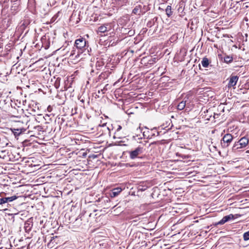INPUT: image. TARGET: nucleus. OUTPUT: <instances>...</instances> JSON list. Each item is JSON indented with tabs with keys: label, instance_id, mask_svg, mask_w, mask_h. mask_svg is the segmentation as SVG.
Returning <instances> with one entry per match:
<instances>
[{
	"label": "nucleus",
	"instance_id": "obj_15",
	"mask_svg": "<svg viewBox=\"0 0 249 249\" xmlns=\"http://www.w3.org/2000/svg\"><path fill=\"white\" fill-rule=\"evenodd\" d=\"M186 101H182L179 103L178 105V109L180 110H183L186 105Z\"/></svg>",
	"mask_w": 249,
	"mask_h": 249
},
{
	"label": "nucleus",
	"instance_id": "obj_10",
	"mask_svg": "<svg viewBox=\"0 0 249 249\" xmlns=\"http://www.w3.org/2000/svg\"><path fill=\"white\" fill-rule=\"evenodd\" d=\"M0 158L8 160H12L10 155L9 154V151L7 150L0 151Z\"/></svg>",
	"mask_w": 249,
	"mask_h": 249
},
{
	"label": "nucleus",
	"instance_id": "obj_4",
	"mask_svg": "<svg viewBox=\"0 0 249 249\" xmlns=\"http://www.w3.org/2000/svg\"><path fill=\"white\" fill-rule=\"evenodd\" d=\"M0 196L2 197L0 198V205L4 207H8L9 203L13 201L18 198V196L15 195L11 196L3 197L0 195Z\"/></svg>",
	"mask_w": 249,
	"mask_h": 249
},
{
	"label": "nucleus",
	"instance_id": "obj_27",
	"mask_svg": "<svg viewBox=\"0 0 249 249\" xmlns=\"http://www.w3.org/2000/svg\"><path fill=\"white\" fill-rule=\"evenodd\" d=\"M156 58H151L150 60H149V64H153V63H155L156 62Z\"/></svg>",
	"mask_w": 249,
	"mask_h": 249
},
{
	"label": "nucleus",
	"instance_id": "obj_20",
	"mask_svg": "<svg viewBox=\"0 0 249 249\" xmlns=\"http://www.w3.org/2000/svg\"><path fill=\"white\" fill-rule=\"evenodd\" d=\"M60 80L61 78L59 77H58L56 80L54 85L55 87L57 88L59 86Z\"/></svg>",
	"mask_w": 249,
	"mask_h": 249
},
{
	"label": "nucleus",
	"instance_id": "obj_17",
	"mask_svg": "<svg viewBox=\"0 0 249 249\" xmlns=\"http://www.w3.org/2000/svg\"><path fill=\"white\" fill-rule=\"evenodd\" d=\"M232 57L230 55H227L224 58V61L226 63H231L232 61Z\"/></svg>",
	"mask_w": 249,
	"mask_h": 249
},
{
	"label": "nucleus",
	"instance_id": "obj_35",
	"mask_svg": "<svg viewBox=\"0 0 249 249\" xmlns=\"http://www.w3.org/2000/svg\"><path fill=\"white\" fill-rule=\"evenodd\" d=\"M19 215V213H15V215Z\"/></svg>",
	"mask_w": 249,
	"mask_h": 249
},
{
	"label": "nucleus",
	"instance_id": "obj_40",
	"mask_svg": "<svg viewBox=\"0 0 249 249\" xmlns=\"http://www.w3.org/2000/svg\"><path fill=\"white\" fill-rule=\"evenodd\" d=\"M161 215L160 216L159 218H161Z\"/></svg>",
	"mask_w": 249,
	"mask_h": 249
},
{
	"label": "nucleus",
	"instance_id": "obj_14",
	"mask_svg": "<svg viewBox=\"0 0 249 249\" xmlns=\"http://www.w3.org/2000/svg\"><path fill=\"white\" fill-rule=\"evenodd\" d=\"M142 6L140 5H137L133 10L132 13L134 14L140 15L141 13H144V12H142L141 10Z\"/></svg>",
	"mask_w": 249,
	"mask_h": 249
},
{
	"label": "nucleus",
	"instance_id": "obj_32",
	"mask_svg": "<svg viewBox=\"0 0 249 249\" xmlns=\"http://www.w3.org/2000/svg\"><path fill=\"white\" fill-rule=\"evenodd\" d=\"M3 230V227L0 224V231Z\"/></svg>",
	"mask_w": 249,
	"mask_h": 249
},
{
	"label": "nucleus",
	"instance_id": "obj_38",
	"mask_svg": "<svg viewBox=\"0 0 249 249\" xmlns=\"http://www.w3.org/2000/svg\"><path fill=\"white\" fill-rule=\"evenodd\" d=\"M68 219L69 221H70L71 220L70 218H69V219H66V220Z\"/></svg>",
	"mask_w": 249,
	"mask_h": 249
},
{
	"label": "nucleus",
	"instance_id": "obj_6",
	"mask_svg": "<svg viewBox=\"0 0 249 249\" xmlns=\"http://www.w3.org/2000/svg\"><path fill=\"white\" fill-rule=\"evenodd\" d=\"M111 29V25L110 24H105L98 27L97 33H105Z\"/></svg>",
	"mask_w": 249,
	"mask_h": 249
},
{
	"label": "nucleus",
	"instance_id": "obj_8",
	"mask_svg": "<svg viewBox=\"0 0 249 249\" xmlns=\"http://www.w3.org/2000/svg\"><path fill=\"white\" fill-rule=\"evenodd\" d=\"M11 130L16 138L19 136L20 134H21L22 133L26 131V129L24 128H11Z\"/></svg>",
	"mask_w": 249,
	"mask_h": 249
},
{
	"label": "nucleus",
	"instance_id": "obj_25",
	"mask_svg": "<svg viewBox=\"0 0 249 249\" xmlns=\"http://www.w3.org/2000/svg\"><path fill=\"white\" fill-rule=\"evenodd\" d=\"M102 200H103L105 202H110V199L108 197H105L102 198Z\"/></svg>",
	"mask_w": 249,
	"mask_h": 249
},
{
	"label": "nucleus",
	"instance_id": "obj_11",
	"mask_svg": "<svg viewBox=\"0 0 249 249\" xmlns=\"http://www.w3.org/2000/svg\"><path fill=\"white\" fill-rule=\"evenodd\" d=\"M33 219H28L24 223V228L26 231H29L33 226Z\"/></svg>",
	"mask_w": 249,
	"mask_h": 249
},
{
	"label": "nucleus",
	"instance_id": "obj_2",
	"mask_svg": "<svg viewBox=\"0 0 249 249\" xmlns=\"http://www.w3.org/2000/svg\"><path fill=\"white\" fill-rule=\"evenodd\" d=\"M249 140L246 137L241 138L238 142L234 143L232 147V151H235L239 149L245 147L249 143Z\"/></svg>",
	"mask_w": 249,
	"mask_h": 249
},
{
	"label": "nucleus",
	"instance_id": "obj_23",
	"mask_svg": "<svg viewBox=\"0 0 249 249\" xmlns=\"http://www.w3.org/2000/svg\"><path fill=\"white\" fill-rule=\"evenodd\" d=\"M34 129H36L37 131H41L42 129V127L39 125H36V126H34Z\"/></svg>",
	"mask_w": 249,
	"mask_h": 249
},
{
	"label": "nucleus",
	"instance_id": "obj_29",
	"mask_svg": "<svg viewBox=\"0 0 249 249\" xmlns=\"http://www.w3.org/2000/svg\"><path fill=\"white\" fill-rule=\"evenodd\" d=\"M52 107L51 106H48L47 107V110L48 111L51 112L52 111Z\"/></svg>",
	"mask_w": 249,
	"mask_h": 249
},
{
	"label": "nucleus",
	"instance_id": "obj_39",
	"mask_svg": "<svg viewBox=\"0 0 249 249\" xmlns=\"http://www.w3.org/2000/svg\"><path fill=\"white\" fill-rule=\"evenodd\" d=\"M136 222V221L134 220L132 222H133V223H134V222Z\"/></svg>",
	"mask_w": 249,
	"mask_h": 249
},
{
	"label": "nucleus",
	"instance_id": "obj_30",
	"mask_svg": "<svg viewBox=\"0 0 249 249\" xmlns=\"http://www.w3.org/2000/svg\"><path fill=\"white\" fill-rule=\"evenodd\" d=\"M106 75V73H102L101 75H100V76L101 77H105V75Z\"/></svg>",
	"mask_w": 249,
	"mask_h": 249
},
{
	"label": "nucleus",
	"instance_id": "obj_28",
	"mask_svg": "<svg viewBox=\"0 0 249 249\" xmlns=\"http://www.w3.org/2000/svg\"><path fill=\"white\" fill-rule=\"evenodd\" d=\"M223 218H233V215H232V214H230V215L225 216Z\"/></svg>",
	"mask_w": 249,
	"mask_h": 249
},
{
	"label": "nucleus",
	"instance_id": "obj_5",
	"mask_svg": "<svg viewBox=\"0 0 249 249\" xmlns=\"http://www.w3.org/2000/svg\"><path fill=\"white\" fill-rule=\"evenodd\" d=\"M233 140L231 134L228 133L225 134L221 141V144L223 148L228 147Z\"/></svg>",
	"mask_w": 249,
	"mask_h": 249
},
{
	"label": "nucleus",
	"instance_id": "obj_36",
	"mask_svg": "<svg viewBox=\"0 0 249 249\" xmlns=\"http://www.w3.org/2000/svg\"><path fill=\"white\" fill-rule=\"evenodd\" d=\"M198 222V220H196V221H195V223H197Z\"/></svg>",
	"mask_w": 249,
	"mask_h": 249
},
{
	"label": "nucleus",
	"instance_id": "obj_12",
	"mask_svg": "<svg viewBox=\"0 0 249 249\" xmlns=\"http://www.w3.org/2000/svg\"><path fill=\"white\" fill-rule=\"evenodd\" d=\"M38 123L36 118H34L33 120H30L27 123L28 128L30 129V130L33 131L34 129V126H36Z\"/></svg>",
	"mask_w": 249,
	"mask_h": 249
},
{
	"label": "nucleus",
	"instance_id": "obj_7",
	"mask_svg": "<svg viewBox=\"0 0 249 249\" xmlns=\"http://www.w3.org/2000/svg\"><path fill=\"white\" fill-rule=\"evenodd\" d=\"M238 80V77L237 76L231 75L229 78V81L228 85V87L231 88L235 86Z\"/></svg>",
	"mask_w": 249,
	"mask_h": 249
},
{
	"label": "nucleus",
	"instance_id": "obj_34",
	"mask_svg": "<svg viewBox=\"0 0 249 249\" xmlns=\"http://www.w3.org/2000/svg\"><path fill=\"white\" fill-rule=\"evenodd\" d=\"M39 222H40V225H42V224L43 223L44 221H43V220H40Z\"/></svg>",
	"mask_w": 249,
	"mask_h": 249
},
{
	"label": "nucleus",
	"instance_id": "obj_22",
	"mask_svg": "<svg viewBox=\"0 0 249 249\" xmlns=\"http://www.w3.org/2000/svg\"><path fill=\"white\" fill-rule=\"evenodd\" d=\"M122 129V126L121 125H118V128L116 130V131L115 133V136H114L115 138L116 136H118L119 131Z\"/></svg>",
	"mask_w": 249,
	"mask_h": 249
},
{
	"label": "nucleus",
	"instance_id": "obj_9",
	"mask_svg": "<svg viewBox=\"0 0 249 249\" xmlns=\"http://www.w3.org/2000/svg\"><path fill=\"white\" fill-rule=\"evenodd\" d=\"M122 191L121 188L117 187L113 189L109 193V196L111 198L115 197L117 196Z\"/></svg>",
	"mask_w": 249,
	"mask_h": 249
},
{
	"label": "nucleus",
	"instance_id": "obj_37",
	"mask_svg": "<svg viewBox=\"0 0 249 249\" xmlns=\"http://www.w3.org/2000/svg\"><path fill=\"white\" fill-rule=\"evenodd\" d=\"M210 217V216H207L205 218H209Z\"/></svg>",
	"mask_w": 249,
	"mask_h": 249
},
{
	"label": "nucleus",
	"instance_id": "obj_1",
	"mask_svg": "<svg viewBox=\"0 0 249 249\" xmlns=\"http://www.w3.org/2000/svg\"><path fill=\"white\" fill-rule=\"evenodd\" d=\"M88 46V42L85 38L81 37L76 39L74 42V47L78 50V52L75 57H77V56L86 50Z\"/></svg>",
	"mask_w": 249,
	"mask_h": 249
},
{
	"label": "nucleus",
	"instance_id": "obj_24",
	"mask_svg": "<svg viewBox=\"0 0 249 249\" xmlns=\"http://www.w3.org/2000/svg\"><path fill=\"white\" fill-rule=\"evenodd\" d=\"M76 54V50L74 48H72V50L71 51L70 56H73Z\"/></svg>",
	"mask_w": 249,
	"mask_h": 249
},
{
	"label": "nucleus",
	"instance_id": "obj_13",
	"mask_svg": "<svg viewBox=\"0 0 249 249\" xmlns=\"http://www.w3.org/2000/svg\"><path fill=\"white\" fill-rule=\"evenodd\" d=\"M211 63V61L210 60L206 57H204L202 58L201 61V64L202 66L204 68H208L209 66L210 63Z\"/></svg>",
	"mask_w": 249,
	"mask_h": 249
},
{
	"label": "nucleus",
	"instance_id": "obj_18",
	"mask_svg": "<svg viewBox=\"0 0 249 249\" xmlns=\"http://www.w3.org/2000/svg\"><path fill=\"white\" fill-rule=\"evenodd\" d=\"M165 12L168 17H169L172 15V13L171 10V6L168 5L165 9Z\"/></svg>",
	"mask_w": 249,
	"mask_h": 249
},
{
	"label": "nucleus",
	"instance_id": "obj_16",
	"mask_svg": "<svg viewBox=\"0 0 249 249\" xmlns=\"http://www.w3.org/2000/svg\"><path fill=\"white\" fill-rule=\"evenodd\" d=\"M230 219H222L220 221L218 222H215L213 224V225L215 226H217L219 225H223L225 224L226 222H228Z\"/></svg>",
	"mask_w": 249,
	"mask_h": 249
},
{
	"label": "nucleus",
	"instance_id": "obj_33",
	"mask_svg": "<svg viewBox=\"0 0 249 249\" xmlns=\"http://www.w3.org/2000/svg\"><path fill=\"white\" fill-rule=\"evenodd\" d=\"M26 24H28L27 22L25 23V21H24V22L22 23V25L25 26Z\"/></svg>",
	"mask_w": 249,
	"mask_h": 249
},
{
	"label": "nucleus",
	"instance_id": "obj_21",
	"mask_svg": "<svg viewBox=\"0 0 249 249\" xmlns=\"http://www.w3.org/2000/svg\"><path fill=\"white\" fill-rule=\"evenodd\" d=\"M124 31H123V33L127 34L130 36H132L134 34V32L133 31L130 30L128 31V33H126L125 31L126 30V29H124Z\"/></svg>",
	"mask_w": 249,
	"mask_h": 249
},
{
	"label": "nucleus",
	"instance_id": "obj_26",
	"mask_svg": "<svg viewBox=\"0 0 249 249\" xmlns=\"http://www.w3.org/2000/svg\"><path fill=\"white\" fill-rule=\"evenodd\" d=\"M158 18H153V22H152L151 21H150L148 23H147V25L148 26H151L152 24L154 22V21H156L157 20Z\"/></svg>",
	"mask_w": 249,
	"mask_h": 249
},
{
	"label": "nucleus",
	"instance_id": "obj_3",
	"mask_svg": "<svg viewBox=\"0 0 249 249\" xmlns=\"http://www.w3.org/2000/svg\"><path fill=\"white\" fill-rule=\"evenodd\" d=\"M143 147L139 145L135 149L128 151V153L129 154V158L131 160H134L136 158H139V156L143 153Z\"/></svg>",
	"mask_w": 249,
	"mask_h": 249
},
{
	"label": "nucleus",
	"instance_id": "obj_31",
	"mask_svg": "<svg viewBox=\"0 0 249 249\" xmlns=\"http://www.w3.org/2000/svg\"><path fill=\"white\" fill-rule=\"evenodd\" d=\"M218 117V114L214 113V118H217Z\"/></svg>",
	"mask_w": 249,
	"mask_h": 249
},
{
	"label": "nucleus",
	"instance_id": "obj_19",
	"mask_svg": "<svg viewBox=\"0 0 249 249\" xmlns=\"http://www.w3.org/2000/svg\"><path fill=\"white\" fill-rule=\"evenodd\" d=\"M243 238L245 241H247L249 239V231L244 233Z\"/></svg>",
	"mask_w": 249,
	"mask_h": 249
}]
</instances>
